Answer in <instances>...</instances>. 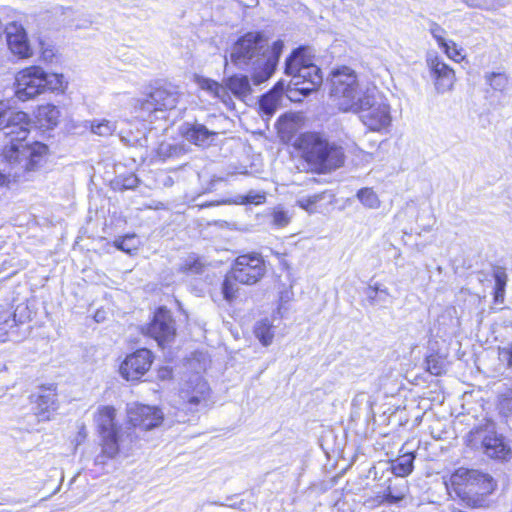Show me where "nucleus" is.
Returning a JSON list of instances; mask_svg holds the SVG:
<instances>
[{
  "label": "nucleus",
  "instance_id": "obj_1",
  "mask_svg": "<svg viewBox=\"0 0 512 512\" xmlns=\"http://www.w3.org/2000/svg\"><path fill=\"white\" fill-rule=\"evenodd\" d=\"M330 95L339 110L358 114L370 131L381 132L391 124V107L385 96L375 86L362 87L355 71L347 66L332 72Z\"/></svg>",
  "mask_w": 512,
  "mask_h": 512
},
{
  "label": "nucleus",
  "instance_id": "obj_2",
  "mask_svg": "<svg viewBox=\"0 0 512 512\" xmlns=\"http://www.w3.org/2000/svg\"><path fill=\"white\" fill-rule=\"evenodd\" d=\"M31 122L22 111L8 109L0 102V129L8 139L2 149V158L13 171V177L21 178L36 171L45 162L48 147L40 142L27 143Z\"/></svg>",
  "mask_w": 512,
  "mask_h": 512
},
{
  "label": "nucleus",
  "instance_id": "obj_3",
  "mask_svg": "<svg viewBox=\"0 0 512 512\" xmlns=\"http://www.w3.org/2000/svg\"><path fill=\"white\" fill-rule=\"evenodd\" d=\"M283 47L281 40L269 46L261 32H248L233 45L230 60L238 68L250 70L255 84H260L274 73Z\"/></svg>",
  "mask_w": 512,
  "mask_h": 512
},
{
  "label": "nucleus",
  "instance_id": "obj_4",
  "mask_svg": "<svg viewBox=\"0 0 512 512\" xmlns=\"http://www.w3.org/2000/svg\"><path fill=\"white\" fill-rule=\"evenodd\" d=\"M302 156L311 170L323 174L343 166L345 153L342 146L329 141L319 133H304L298 139Z\"/></svg>",
  "mask_w": 512,
  "mask_h": 512
},
{
  "label": "nucleus",
  "instance_id": "obj_5",
  "mask_svg": "<svg viewBox=\"0 0 512 512\" xmlns=\"http://www.w3.org/2000/svg\"><path fill=\"white\" fill-rule=\"evenodd\" d=\"M285 73L292 77L291 84L303 95L317 90L322 82L321 69L314 64L311 49L300 47L286 61Z\"/></svg>",
  "mask_w": 512,
  "mask_h": 512
},
{
  "label": "nucleus",
  "instance_id": "obj_6",
  "mask_svg": "<svg viewBox=\"0 0 512 512\" xmlns=\"http://www.w3.org/2000/svg\"><path fill=\"white\" fill-rule=\"evenodd\" d=\"M15 81V95L21 101L30 100L46 90H63V76L47 73L40 66H30L19 71Z\"/></svg>",
  "mask_w": 512,
  "mask_h": 512
},
{
  "label": "nucleus",
  "instance_id": "obj_7",
  "mask_svg": "<svg viewBox=\"0 0 512 512\" xmlns=\"http://www.w3.org/2000/svg\"><path fill=\"white\" fill-rule=\"evenodd\" d=\"M95 422L100 435L103 456L114 458L124 442V433L116 422V409L112 406L99 407Z\"/></svg>",
  "mask_w": 512,
  "mask_h": 512
},
{
  "label": "nucleus",
  "instance_id": "obj_8",
  "mask_svg": "<svg viewBox=\"0 0 512 512\" xmlns=\"http://www.w3.org/2000/svg\"><path fill=\"white\" fill-rule=\"evenodd\" d=\"M181 97L179 87L171 83H163L155 87L146 99L140 102L139 117L152 122L158 119V113L174 109Z\"/></svg>",
  "mask_w": 512,
  "mask_h": 512
},
{
  "label": "nucleus",
  "instance_id": "obj_9",
  "mask_svg": "<svg viewBox=\"0 0 512 512\" xmlns=\"http://www.w3.org/2000/svg\"><path fill=\"white\" fill-rule=\"evenodd\" d=\"M468 445L481 450L486 456L497 460H508L511 450L501 435H498L491 426L479 427L467 435Z\"/></svg>",
  "mask_w": 512,
  "mask_h": 512
},
{
  "label": "nucleus",
  "instance_id": "obj_10",
  "mask_svg": "<svg viewBox=\"0 0 512 512\" xmlns=\"http://www.w3.org/2000/svg\"><path fill=\"white\" fill-rule=\"evenodd\" d=\"M199 85L201 89L220 99L229 109L234 108V102L229 91L239 99H244L251 92V86L247 76H232L227 80L226 86L220 85L218 82L211 79H201Z\"/></svg>",
  "mask_w": 512,
  "mask_h": 512
},
{
  "label": "nucleus",
  "instance_id": "obj_11",
  "mask_svg": "<svg viewBox=\"0 0 512 512\" xmlns=\"http://www.w3.org/2000/svg\"><path fill=\"white\" fill-rule=\"evenodd\" d=\"M231 270H234L235 278L243 285H254L266 274V266L262 256L258 253L239 255Z\"/></svg>",
  "mask_w": 512,
  "mask_h": 512
},
{
  "label": "nucleus",
  "instance_id": "obj_12",
  "mask_svg": "<svg viewBox=\"0 0 512 512\" xmlns=\"http://www.w3.org/2000/svg\"><path fill=\"white\" fill-rule=\"evenodd\" d=\"M145 334L162 348L173 342L176 336V323L171 312L165 307L158 308L145 328Z\"/></svg>",
  "mask_w": 512,
  "mask_h": 512
},
{
  "label": "nucleus",
  "instance_id": "obj_13",
  "mask_svg": "<svg viewBox=\"0 0 512 512\" xmlns=\"http://www.w3.org/2000/svg\"><path fill=\"white\" fill-rule=\"evenodd\" d=\"M450 485L458 495L462 493V487L479 486L478 492L482 494L491 493L496 483L488 474L481 473L477 470H468L459 468L450 477Z\"/></svg>",
  "mask_w": 512,
  "mask_h": 512
},
{
  "label": "nucleus",
  "instance_id": "obj_14",
  "mask_svg": "<svg viewBox=\"0 0 512 512\" xmlns=\"http://www.w3.org/2000/svg\"><path fill=\"white\" fill-rule=\"evenodd\" d=\"M426 63L438 93L451 91L456 81L455 71L435 53H429Z\"/></svg>",
  "mask_w": 512,
  "mask_h": 512
},
{
  "label": "nucleus",
  "instance_id": "obj_15",
  "mask_svg": "<svg viewBox=\"0 0 512 512\" xmlns=\"http://www.w3.org/2000/svg\"><path fill=\"white\" fill-rule=\"evenodd\" d=\"M209 395L208 383L198 375H194L180 390V398L191 412L198 411L199 406H206Z\"/></svg>",
  "mask_w": 512,
  "mask_h": 512
},
{
  "label": "nucleus",
  "instance_id": "obj_16",
  "mask_svg": "<svg viewBox=\"0 0 512 512\" xmlns=\"http://www.w3.org/2000/svg\"><path fill=\"white\" fill-rule=\"evenodd\" d=\"M153 355L150 350L142 348L128 355L120 365L119 372L127 381L139 380L150 369Z\"/></svg>",
  "mask_w": 512,
  "mask_h": 512
},
{
  "label": "nucleus",
  "instance_id": "obj_17",
  "mask_svg": "<svg viewBox=\"0 0 512 512\" xmlns=\"http://www.w3.org/2000/svg\"><path fill=\"white\" fill-rule=\"evenodd\" d=\"M127 416L134 427L146 431L160 426L164 420V414L158 407L137 403L128 407Z\"/></svg>",
  "mask_w": 512,
  "mask_h": 512
},
{
  "label": "nucleus",
  "instance_id": "obj_18",
  "mask_svg": "<svg viewBox=\"0 0 512 512\" xmlns=\"http://www.w3.org/2000/svg\"><path fill=\"white\" fill-rule=\"evenodd\" d=\"M9 50L13 55L27 59L33 56L34 51L28 38V34L24 26L16 21L8 23L5 27Z\"/></svg>",
  "mask_w": 512,
  "mask_h": 512
},
{
  "label": "nucleus",
  "instance_id": "obj_19",
  "mask_svg": "<svg viewBox=\"0 0 512 512\" xmlns=\"http://www.w3.org/2000/svg\"><path fill=\"white\" fill-rule=\"evenodd\" d=\"M35 415L39 421L50 419L52 412L57 409V394L53 385L40 387L37 393L32 395Z\"/></svg>",
  "mask_w": 512,
  "mask_h": 512
},
{
  "label": "nucleus",
  "instance_id": "obj_20",
  "mask_svg": "<svg viewBox=\"0 0 512 512\" xmlns=\"http://www.w3.org/2000/svg\"><path fill=\"white\" fill-rule=\"evenodd\" d=\"M184 137L197 146H209L214 141L216 132L200 123L186 124L182 129Z\"/></svg>",
  "mask_w": 512,
  "mask_h": 512
},
{
  "label": "nucleus",
  "instance_id": "obj_21",
  "mask_svg": "<svg viewBox=\"0 0 512 512\" xmlns=\"http://www.w3.org/2000/svg\"><path fill=\"white\" fill-rule=\"evenodd\" d=\"M284 91V83L279 81L273 89L260 99L259 106L261 112L267 117H271L277 110Z\"/></svg>",
  "mask_w": 512,
  "mask_h": 512
},
{
  "label": "nucleus",
  "instance_id": "obj_22",
  "mask_svg": "<svg viewBox=\"0 0 512 512\" xmlns=\"http://www.w3.org/2000/svg\"><path fill=\"white\" fill-rule=\"evenodd\" d=\"M60 117L59 109L52 104H45L38 107L35 118L41 127L50 129L58 124Z\"/></svg>",
  "mask_w": 512,
  "mask_h": 512
},
{
  "label": "nucleus",
  "instance_id": "obj_23",
  "mask_svg": "<svg viewBox=\"0 0 512 512\" xmlns=\"http://www.w3.org/2000/svg\"><path fill=\"white\" fill-rule=\"evenodd\" d=\"M408 493V485L404 480L389 481V485L383 493L381 503L397 504L402 501Z\"/></svg>",
  "mask_w": 512,
  "mask_h": 512
},
{
  "label": "nucleus",
  "instance_id": "obj_24",
  "mask_svg": "<svg viewBox=\"0 0 512 512\" xmlns=\"http://www.w3.org/2000/svg\"><path fill=\"white\" fill-rule=\"evenodd\" d=\"M415 456L412 453H404L392 461L391 469L397 477H405L413 470Z\"/></svg>",
  "mask_w": 512,
  "mask_h": 512
},
{
  "label": "nucleus",
  "instance_id": "obj_25",
  "mask_svg": "<svg viewBox=\"0 0 512 512\" xmlns=\"http://www.w3.org/2000/svg\"><path fill=\"white\" fill-rule=\"evenodd\" d=\"M254 334L263 346H269L274 339L273 325L270 320L263 319L258 321L254 327Z\"/></svg>",
  "mask_w": 512,
  "mask_h": 512
},
{
  "label": "nucleus",
  "instance_id": "obj_26",
  "mask_svg": "<svg viewBox=\"0 0 512 512\" xmlns=\"http://www.w3.org/2000/svg\"><path fill=\"white\" fill-rule=\"evenodd\" d=\"M234 270H230L222 283V294L227 302H232L239 292V279L235 278Z\"/></svg>",
  "mask_w": 512,
  "mask_h": 512
},
{
  "label": "nucleus",
  "instance_id": "obj_27",
  "mask_svg": "<svg viewBox=\"0 0 512 512\" xmlns=\"http://www.w3.org/2000/svg\"><path fill=\"white\" fill-rule=\"evenodd\" d=\"M484 80L491 89L499 92L505 91L509 84L508 76L503 72H487Z\"/></svg>",
  "mask_w": 512,
  "mask_h": 512
},
{
  "label": "nucleus",
  "instance_id": "obj_28",
  "mask_svg": "<svg viewBox=\"0 0 512 512\" xmlns=\"http://www.w3.org/2000/svg\"><path fill=\"white\" fill-rule=\"evenodd\" d=\"M495 292L494 298L496 302H503L505 295V287L507 283V274L503 269H497L494 273Z\"/></svg>",
  "mask_w": 512,
  "mask_h": 512
},
{
  "label": "nucleus",
  "instance_id": "obj_29",
  "mask_svg": "<svg viewBox=\"0 0 512 512\" xmlns=\"http://www.w3.org/2000/svg\"><path fill=\"white\" fill-rule=\"evenodd\" d=\"M114 246L128 254H132L133 252L138 250L139 241L135 237V235H126L122 238H118L114 241Z\"/></svg>",
  "mask_w": 512,
  "mask_h": 512
},
{
  "label": "nucleus",
  "instance_id": "obj_30",
  "mask_svg": "<svg viewBox=\"0 0 512 512\" xmlns=\"http://www.w3.org/2000/svg\"><path fill=\"white\" fill-rule=\"evenodd\" d=\"M357 197L367 208L376 209L380 206L377 194L370 188L360 189L357 193Z\"/></svg>",
  "mask_w": 512,
  "mask_h": 512
},
{
  "label": "nucleus",
  "instance_id": "obj_31",
  "mask_svg": "<svg viewBox=\"0 0 512 512\" xmlns=\"http://www.w3.org/2000/svg\"><path fill=\"white\" fill-rule=\"evenodd\" d=\"M441 48L448 58L457 63L464 59L463 49L460 48L453 40H446L445 44H443Z\"/></svg>",
  "mask_w": 512,
  "mask_h": 512
},
{
  "label": "nucleus",
  "instance_id": "obj_32",
  "mask_svg": "<svg viewBox=\"0 0 512 512\" xmlns=\"http://www.w3.org/2000/svg\"><path fill=\"white\" fill-rule=\"evenodd\" d=\"M291 221L288 211L281 207L275 208L271 213V224L277 228L286 227Z\"/></svg>",
  "mask_w": 512,
  "mask_h": 512
},
{
  "label": "nucleus",
  "instance_id": "obj_33",
  "mask_svg": "<svg viewBox=\"0 0 512 512\" xmlns=\"http://www.w3.org/2000/svg\"><path fill=\"white\" fill-rule=\"evenodd\" d=\"M91 130L93 133L100 136H109L116 130V123L110 120L103 119L97 123L91 124Z\"/></svg>",
  "mask_w": 512,
  "mask_h": 512
},
{
  "label": "nucleus",
  "instance_id": "obj_34",
  "mask_svg": "<svg viewBox=\"0 0 512 512\" xmlns=\"http://www.w3.org/2000/svg\"><path fill=\"white\" fill-rule=\"evenodd\" d=\"M325 193H318L307 197H302L297 199L296 203L299 207L306 210L309 213H313L315 211V205L319 201L324 199Z\"/></svg>",
  "mask_w": 512,
  "mask_h": 512
},
{
  "label": "nucleus",
  "instance_id": "obj_35",
  "mask_svg": "<svg viewBox=\"0 0 512 512\" xmlns=\"http://www.w3.org/2000/svg\"><path fill=\"white\" fill-rule=\"evenodd\" d=\"M499 409L504 414H512V388H507L499 395Z\"/></svg>",
  "mask_w": 512,
  "mask_h": 512
},
{
  "label": "nucleus",
  "instance_id": "obj_36",
  "mask_svg": "<svg viewBox=\"0 0 512 512\" xmlns=\"http://www.w3.org/2000/svg\"><path fill=\"white\" fill-rule=\"evenodd\" d=\"M183 269L184 271L190 272L192 274H199L202 273L204 269V263L198 257L189 256L185 261Z\"/></svg>",
  "mask_w": 512,
  "mask_h": 512
},
{
  "label": "nucleus",
  "instance_id": "obj_37",
  "mask_svg": "<svg viewBox=\"0 0 512 512\" xmlns=\"http://www.w3.org/2000/svg\"><path fill=\"white\" fill-rule=\"evenodd\" d=\"M378 293L385 294L386 296H390L389 290L386 287H382L380 284L375 283L374 285H370L367 289V297L370 300L371 304H378Z\"/></svg>",
  "mask_w": 512,
  "mask_h": 512
},
{
  "label": "nucleus",
  "instance_id": "obj_38",
  "mask_svg": "<svg viewBox=\"0 0 512 512\" xmlns=\"http://www.w3.org/2000/svg\"><path fill=\"white\" fill-rule=\"evenodd\" d=\"M429 31L432 37L436 40L439 47L445 44L446 39L444 38L445 30L436 22L430 24Z\"/></svg>",
  "mask_w": 512,
  "mask_h": 512
},
{
  "label": "nucleus",
  "instance_id": "obj_39",
  "mask_svg": "<svg viewBox=\"0 0 512 512\" xmlns=\"http://www.w3.org/2000/svg\"><path fill=\"white\" fill-rule=\"evenodd\" d=\"M39 47H40L41 56H42L43 60L46 62L53 61V59L56 55V50H55L54 46L47 44L43 40L39 39Z\"/></svg>",
  "mask_w": 512,
  "mask_h": 512
},
{
  "label": "nucleus",
  "instance_id": "obj_40",
  "mask_svg": "<svg viewBox=\"0 0 512 512\" xmlns=\"http://www.w3.org/2000/svg\"><path fill=\"white\" fill-rule=\"evenodd\" d=\"M498 357L502 363L506 364L508 368L512 369V344L500 347Z\"/></svg>",
  "mask_w": 512,
  "mask_h": 512
},
{
  "label": "nucleus",
  "instance_id": "obj_41",
  "mask_svg": "<svg viewBox=\"0 0 512 512\" xmlns=\"http://www.w3.org/2000/svg\"><path fill=\"white\" fill-rule=\"evenodd\" d=\"M427 370L433 375H440L443 371L441 363L438 361L436 356H429L426 359Z\"/></svg>",
  "mask_w": 512,
  "mask_h": 512
},
{
  "label": "nucleus",
  "instance_id": "obj_42",
  "mask_svg": "<svg viewBox=\"0 0 512 512\" xmlns=\"http://www.w3.org/2000/svg\"><path fill=\"white\" fill-rule=\"evenodd\" d=\"M241 198H242L241 203H243V204L252 203V204L257 205V204H261L265 201L264 194L254 193V192H249L247 195L242 196Z\"/></svg>",
  "mask_w": 512,
  "mask_h": 512
},
{
  "label": "nucleus",
  "instance_id": "obj_43",
  "mask_svg": "<svg viewBox=\"0 0 512 512\" xmlns=\"http://www.w3.org/2000/svg\"><path fill=\"white\" fill-rule=\"evenodd\" d=\"M177 148L169 143H162L158 148V154L161 157H170L176 152Z\"/></svg>",
  "mask_w": 512,
  "mask_h": 512
},
{
  "label": "nucleus",
  "instance_id": "obj_44",
  "mask_svg": "<svg viewBox=\"0 0 512 512\" xmlns=\"http://www.w3.org/2000/svg\"><path fill=\"white\" fill-rule=\"evenodd\" d=\"M465 3L471 8L489 9L488 6L479 0H465Z\"/></svg>",
  "mask_w": 512,
  "mask_h": 512
},
{
  "label": "nucleus",
  "instance_id": "obj_45",
  "mask_svg": "<svg viewBox=\"0 0 512 512\" xmlns=\"http://www.w3.org/2000/svg\"><path fill=\"white\" fill-rule=\"evenodd\" d=\"M137 182H138V179L135 176H130L125 180L123 186L126 189H131L137 185Z\"/></svg>",
  "mask_w": 512,
  "mask_h": 512
},
{
  "label": "nucleus",
  "instance_id": "obj_46",
  "mask_svg": "<svg viewBox=\"0 0 512 512\" xmlns=\"http://www.w3.org/2000/svg\"><path fill=\"white\" fill-rule=\"evenodd\" d=\"M10 183L9 176L5 175L0 171V187H8Z\"/></svg>",
  "mask_w": 512,
  "mask_h": 512
},
{
  "label": "nucleus",
  "instance_id": "obj_47",
  "mask_svg": "<svg viewBox=\"0 0 512 512\" xmlns=\"http://www.w3.org/2000/svg\"><path fill=\"white\" fill-rule=\"evenodd\" d=\"M390 297H391V295L390 296H386L385 294L378 293V304L386 303L389 300Z\"/></svg>",
  "mask_w": 512,
  "mask_h": 512
},
{
  "label": "nucleus",
  "instance_id": "obj_48",
  "mask_svg": "<svg viewBox=\"0 0 512 512\" xmlns=\"http://www.w3.org/2000/svg\"><path fill=\"white\" fill-rule=\"evenodd\" d=\"M446 313H447L450 317H452L454 314H456V310H455V308H449V309H447V310H446Z\"/></svg>",
  "mask_w": 512,
  "mask_h": 512
},
{
  "label": "nucleus",
  "instance_id": "obj_49",
  "mask_svg": "<svg viewBox=\"0 0 512 512\" xmlns=\"http://www.w3.org/2000/svg\"><path fill=\"white\" fill-rule=\"evenodd\" d=\"M168 374H169V371L167 369H164V370L160 371V377L161 378L166 377Z\"/></svg>",
  "mask_w": 512,
  "mask_h": 512
},
{
  "label": "nucleus",
  "instance_id": "obj_50",
  "mask_svg": "<svg viewBox=\"0 0 512 512\" xmlns=\"http://www.w3.org/2000/svg\"><path fill=\"white\" fill-rule=\"evenodd\" d=\"M217 204H219V202H217ZM213 205H216V203H214V202L205 203V204H201L200 207L204 208V207H210V206H213Z\"/></svg>",
  "mask_w": 512,
  "mask_h": 512
},
{
  "label": "nucleus",
  "instance_id": "obj_51",
  "mask_svg": "<svg viewBox=\"0 0 512 512\" xmlns=\"http://www.w3.org/2000/svg\"><path fill=\"white\" fill-rule=\"evenodd\" d=\"M97 461H98L99 463H104V461H103V460H100V457H97Z\"/></svg>",
  "mask_w": 512,
  "mask_h": 512
},
{
  "label": "nucleus",
  "instance_id": "obj_52",
  "mask_svg": "<svg viewBox=\"0 0 512 512\" xmlns=\"http://www.w3.org/2000/svg\"><path fill=\"white\" fill-rule=\"evenodd\" d=\"M454 325H455V326H457V325H458V320H457V319L455 320Z\"/></svg>",
  "mask_w": 512,
  "mask_h": 512
}]
</instances>
